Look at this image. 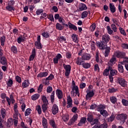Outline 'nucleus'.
Returning a JSON list of instances; mask_svg holds the SVG:
<instances>
[{
  "mask_svg": "<svg viewBox=\"0 0 128 128\" xmlns=\"http://www.w3.org/2000/svg\"><path fill=\"white\" fill-rule=\"evenodd\" d=\"M116 118L118 120H120L121 122L124 124L126 120L128 118V115L126 114H117Z\"/></svg>",
  "mask_w": 128,
  "mask_h": 128,
  "instance_id": "obj_1",
  "label": "nucleus"
},
{
  "mask_svg": "<svg viewBox=\"0 0 128 128\" xmlns=\"http://www.w3.org/2000/svg\"><path fill=\"white\" fill-rule=\"evenodd\" d=\"M96 44V46H98L99 50H106V48H108V46L106 42L102 41L97 42Z\"/></svg>",
  "mask_w": 128,
  "mask_h": 128,
  "instance_id": "obj_2",
  "label": "nucleus"
},
{
  "mask_svg": "<svg viewBox=\"0 0 128 128\" xmlns=\"http://www.w3.org/2000/svg\"><path fill=\"white\" fill-rule=\"evenodd\" d=\"M63 66L66 70V72H65L66 76H70V70L72 68L70 65H68V64L66 65V64H64Z\"/></svg>",
  "mask_w": 128,
  "mask_h": 128,
  "instance_id": "obj_3",
  "label": "nucleus"
},
{
  "mask_svg": "<svg viewBox=\"0 0 128 128\" xmlns=\"http://www.w3.org/2000/svg\"><path fill=\"white\" fill-rule=\"evenodd\" d=\"M118 82L120 86H122L123 88L126 86L128 84V82L126 81V80L122 78H118Z\"/></svg>",
  "mask_w": 128,
  "mask_h": 128,
  "instance_id": "obj_4",
  "label": "nucleus"
},
{
  "mask_svg": "<svg viewBox=\"0 0 128 128\" xmlns=\"http://www.w3.org/2000/svg\"><path fill=\"white\" fill-rule=\"evenodd\" d=\"M86 100H90L94 96V90L90 91V90L88 89L86 90Z\"/></svg>",
  "mask_w": 128,
  "mask_h": 128,
  "instance_id": "obj_5",
  "label": "nucleus"
},
{
  "mask_svg": "<svg viewBox=\"0 0 128 128\" xmlns=\"http://www.w3.org/2000/svg\"><path fill=\"white\" fill-rule=\"evenodd\" d=\"M72 88L71 94L74 96V90L75 92H78V87L76 86V82H74V80L72 81Z\"/></svg>",
  "mask_w": 128,
  "mask_h": 128,
  "instance_id": "obj_6",
  "label": "nucleus"
},
{
  "mask_svg": "<svg viewBox=\"0 0 128 128\" xmlns=\"http://www.w3.org/2000/svg\"><path fill=\"white\" fill-rule=\"evenodd\" d=\"M66 100L68 104L66 106L67 108H72V97H70V96H67Z\"/></svg>",
  "mask_w": 128,
  "mask_h": 128,
  "instance_id": "obj_7",
  "label": "nucleus"
},
{
  "mask_svg": "<svg viewBox=\"0 0 128 128\" xmlns=\"http://www.w3.org/2000/svg\"><path fill=\"white\" fill-rule=\"evenodd\" d=\"M60 58H62V56L60 54H58L53 59L54 64H58V60H60Z\"/></svg>",
  "mask_w": 128,
  "mask_h": 128,
  "instance_id": "obj_8",
  "label": "nucleus"
},
{
  "mask_svg": "<svg viewBox=\"0 0 128 128\" xmlns=\"http://www.w3.org/2000/svg\"><path fill=\"white\" fill-rule=\"evenodd\" d=\"M78 114H75L74 115L73 117L70 119L68 122L69 126H72L73 124H74L76 120H78Z\"/></svg>",
  "mask_w": 128,
  "mask_h": 128,
  "instance_id": "obj_9",
  "label": "nucleus"
},
{
  "mask_svg": "<svg viewBox=\"0 0 128 128\" xmlns=\"http://www.w3.org/2000/svg\"><path fill=\"white\" fill-rule=\"evenodd\" d=\"M6 110L4 108H2L0 110V114L1 116L2 120H4L6 118Z\"/></svg>",
  "mask_w": 128,
  "mask_h": 128,
  "instance_id": "obj_10",
  "label": "nucleus"
},
{
  "mask_svg": "<svg viewBox=\"0 0 128 128\" xmlns=\"http://www.w3.org/2000/svg\"><path fill=\"white\" fill-rule=\"evenodd\" d=\"M0 64L3 66H6L8 64V60H6V56H0Z\"/></svg>",
  "mask_w": 128,
  "mask_h": 128,
  "instance_id": "obj_11",
  "label": "nucleus"
},
{
  "mask_svg": "<svg viewBox=\"0 0 128 128\" xmlns=\"http://www.w3.org/2000/svg\"><path fill=\"white\" fill-rule=\"evenodd\" d=\"M86 122V117H82L80 120L78 124V126H82Z\"/></svg>",
  "mask_w": 128,
  "mask_h": 128,
  "instance_id": "obj_12",
  "label": "nucleus"
},
{
  "mask_svg": "<svg viewBox=\"0 0 128 128\" xmlns=\"http://www.w3.org/2000/svg\"><path fill=\"white\" fill-rule=\"evenodd\" d=\"M110 38L108 34H104L102 36V42H104L108 44V42H110Z\"/></svg>",
  "mask_w": 128,
  "mask_h": 128,
  "instance_id": "obj_13",
  "label": "nucleus"
},
{
  "mask_svg": "<svg viewBox=\"0 0 128 128\" xmlns=\"http://www.w3.org/2000/svg\"><path fill=\"white\" fill-rule=\"evenodd\" d=\"M82 58L84 60H90L92 58V55L90 54L85 53L82 54Z\"/></svg>",
  "mask_w": 128,
  "mask_h": 128,
  "instance_id": "obj_14",
  "label": "nucleus"
},
{
  "mask_svg": "<svg viewBox=\"0 0 128 128\" xmlns=\"http://www.w3.org/2000/svg\"><path fill=\"white\" fill-rule=\"evenodd\" d=\"M52 110L53 114H58V105L56 104H54Z\"/></svg>",
  "mask_w": 128,
  "mask_h": 128,
  "instance_id": "obj_15",
  "label": "nucleus"
},
{
  "mask_svg": "<svg viewBox=\"0 0 128 128\" xmlns=\"http://www.w3.org/2000/svg\"><path fill=\"white\" fill-rule=\"evenodd\" d=\"M79 12H82V10H88V7L84 4L80 3L78 6Z\"/></svg>",
  "mask_w": 128,
  "mask_h": 128,
  "instance_id": "obj_16",
  "label": "nucleus"
},
{
  "mask_svg": "<svg viewBox=\"0 0 128 128\" xmlns=\"http://www.w3.org/2000/svg\"><path fill=\"white\" fill-rule=\"evenodd\" d=\"M116 62V56H113L108 62V66H112Z\"/></svg>",
  "mask_w": 128,
  "mask_h": 128,
  "instance_id": "obj_17",
  "label": "nucleus"
},
{
  "mask_svg": "<svg viewBox=\"0 0 128 128\" xmlns=\"http://www.w3.org/2000/svg\"><path fill=\"white\" fill-rule=\"evenodd\" d=\"M84 62V60L83 59L82 57L80 58L78 57L76 60V64L78 66H82V64Z\"/></svg>",
  "mask_w": 128,
  "mask_h": 128,
  "instance_id": "obj_18",
  "label": "nucleus"
},
{
  "mask_svg": "<svg viewBox=\"0 0 128 128\" xmlns=\"http://www.w3.org/2000/svg\"><path fill=\"white\" fill-rule=\"evenodd\" d=\"M56 94L59 100H62V98L64 95L62 94V92L60 90H56Z\"/></svg>",
  "mask_w": 128,
  "mask_h": 128,
  "instance_id": "obj_19",
  "label": "nucleus"
},
{
  "mask_svg": "<svg viewBox=\"0 0 128 128\" xmlns=\"http://www.w3.org/2000/svg\"><path fill=\"white\" fill-rule=\"evenodd\" d=\"M71 38L74 42H76V44L78 43V36L76 34H72Z\"/></svg>",
  "mask_w": 128,
  "mask_h": 128,
  "instance_id": "obj_20",
  "label": "nucleus"
},
{
  "mask_svg": "<svg viewBox=\"0 0 128 128\" xmlns=\"http://www.w3.org/2000/svg\"><path fill=\"white\" fill-rule=\"evenodd\" d=\"M35 56H36V48H34L32 50V54L30 56V58H29L30 62H32V60H34Z\"/></svg>",
  "mask_w": 128,
  "mask_h": 128,
  "instance_id": "obj_21",
  "label": "nucleus"
},
{
  "mask_svg": "<svg viewBox=\"0 0 128 128\" xmlns=\"http://www.w3.org/2000/svg\"><path fill=\"white\" fill-rule=\"evenodd\" d=\"M109 70H110V76H116V74H118V70H113L112 67L109 66Z\"/></svg>",
  "mask_w": 128,
  "mask_h": 128,
  "instance_id": "obj_22",
  "label": "nucleus"
},
{
  "mask_svg": "<svg viewBox=\"0 0 128 128\" xmlns=\"http://www.w3.org/2000/svg\"><path fill=\"white\" fill-rule=\"evenodd\" d=\"M68 24L69 28H70V30H73L76 32L78 30V27H76V26L74 24L70 22H68Z\"/></svg>",
  "mask_w": 128,
  "mask_h": 128,
  "instance_id": "obj_23",
  "label": "nucleus"
},
{
  "mask_svg": "<svg viewBox=\"0 0 128 128\" xmlns=\"http://www.w3.org/2000/svg\"><path fill=\"white\" fill-rule=\"evenodd\" d=\"M106 108V105L100 104L98 106L97 110L98 112H101L102 110H104V109Z\"/></svg>",
  "mask_w": 128,
  "mask_h": 128,
  "instance_id": "obj_24",
  "label": "nucleus"
},
{
  "mask_svg": "<svg viewBox=\"0 0 128 128\" xmlns=\"http://www.w3.org/2000/svg\"><path fill=\"white\" fill-rule=\"evenodd\" d=\"M48 73L46 72H41L38 74L37 78H44V77L48 76Z\"/></svg>",
  "mask_w": 128,
  "mask_h": 128,
  "instance_id": "obj_25",
  "label": "nucleus"
},
{
  "mask_svg": "<svg viewBox=\"0 0 128 128\" xmlns=\"http://www.w3.org/2000/svg\"><path fill=\"white\" fill-rule=\"evenodd\" d=\"M110 8L112 14H114L116 12V6L112 4V3L110 4Z\"/></svg>",
  "mask_w": 128,
  "mask_h": 128,
  "instance_id": "obj_26",
  "label": "nucleus"
},
{
  "mask_svg": "<svg viewBox=\"0 0 128 128\" xmlns=\"http://www.w3.org/2000/svg\"><path fill=\"white\" fill-rule=\"evenodd\" d=\"M42 124L44 128H48V120L44 117L42 118Z\"/></svg>",
  "mask_w": 128,
  "mask_h": 128,
  "instance_id": "obj_27",
  "label": "nucleus"
},
{
  "mask_svg": "<svg viewBox=\"0 0 128 128\" xmlns=\"http://www.w3.org/2000/svg\"><path fill=\"white\" fill-rule=\"evenodd\" d=\"M34 46L36 48H38V50H42V46L40 42H35Z\"/></svg>",
  "mask_w": 128,
  "mask_h": 128,
  "instance_id": "obj_28",
  "label": "nucleus"
},
{
  "mask_svg": "<svg viewBox=\"0 0 128 128\" xmlns=\"http://www.w3.org/2000/svg\"><path fill=\"white\" fill-rule=\"evenodd\" d=\"M26 38L21 35L18 38V44H22V42H24Z\"/></svg>",
  "mask_w": 128,
  "mask_h": 128,
  "instance_id": "obj_29",
  "label": "nucleus"
},
{
  "mask_svg": "<svg viewBox=\"0 0 128 128\" xmlns=\"http://www.w3.org/2000/svg\"><path fill=\"white\" fill-rule=\"evenodd\" d=\"M49 124L52 128H56V122L54 119L50 120Z\"/></svg>",
  "mask_w": 128,
  "mask_h": 128,
  "instance_id": "obj_30",
  "label": "nucleus"
},
{
  "mask_svg": "<svg viewBox=\"0 0 128 128\" xmlns=\"http://www.w3.org/2000/svg\"><path fill=\"white\" fill-rule=\"evenodd\" d=\"M0 42L2 46H4V42H6V36H2L0 38Z\"/></svg>",
  "mask_w": 128,
  "mask_h": 128,
  "instance_id": "obj_31",
  "label": "nucleus"
},
{
  "mask_svg": "<svg viewBox=\"0 0 128 128\" xmlns=\"http://www.w3.org/2000/svg\"><path fill=\"white\" fill-rule=\"evenodd\" d=\"M28 86H30L28 80H25L22 84V86H23V88H28Z\"/></svg>",
  "mask_w": 128,
  "mask_h": 128,
  "instance_id": "obj_32",
  "label": "nucleus"
},
{
  "mask_svg": "<svg viewBox=\"0 0 128 128\" xmlns=\"http://www.w3.org/2000/svg\"><path fill=\"white\" fill-rule=\"evenodd\" d=\"M90 123V124L91 126H94V124H98V119L97 118H94L93 120H92Z\"/></svg>",
  "mask_w": 128,
  "mask_h": 128,
  "instance_id": "obj_33",
  "label": "nucleus"
},
{
  "mask_svg": "<svg viewBox=\"0 0 128 128\" xmlns=\"http://www.w3.org/2000/svg\"><path fill=\"white\" fill-rule=\"evenodd\" d=\"M94 118V115L90 113H88L87 115V120L88 122H90Z\"/></svg>",
  "mask_w": 128,
  "mask_h": 128,
  "instance_id": "obj_34",
  "label": "nucleus"
},
{
  "mask_svg": "<svg viewBox=\"0 0 128 128\" xmlns=\"http://www.w3.org/2000/svg\"><path fill=\"white\" fill-rule=\"evenodd\" d=\"M56 30H62V29L64 28V27L60 24L57 23L56 24Z\"/></svg>",
  "mask_w": 128,
  "mask_h": 128,
  "instance_id": "obj_35",
  "label": "nucleus"
},
{
  "mask_svg": "<svg viewBox=\"0 0 128 128\" xmlns=\"http://www.w3.org/2000/svg\"><path fill=\"white\" fill-rule=\"evenodd\" d=\"M110 100L111 102H112V104H116L118 100L116 99V96H111L110 97Z\"/></svg>",
  "mask_w": 128,
  "mask_h": 128,
  "instance_id": "obj_36",
  "label": "nucleus"
},
{
  "mask_svg": "<svg viewBox=\"0 0 128 128\" xmlns=\"http://www.w3.org/2000/svg\"><path fill=\"white\" fill-rule=\"evenodd\" d=\"M110 66H108V68H106L105 70H104L103 72V76H108V74L110 72Z\"/></svg>",
  "mask_w": 128,
  "mask_h": 128,
  "instance_id": "obj_37",
  "label": "nucleus"
},
{
  "mask_svg": "<svg viewBox=\"0 0 128 128\" xmlns=\"http://www.w3.org/2000/svg\"><path fill=\"white\" fill-rule=\"evenodd\" d=\"M118 90V88H109L108 92L110 94H113L114 92H116Z\"/></svg>",
  "mask_w": 128,
  "mask_h": 128,
  "instance_id": "obj_38",
  "label": "nucleus"
},
{
  "mask_svg": "<svg viewBox=\"0 0 128 128\" xmlns=\"http://www.w3.org/2000/svg\"><path fill=\"white\" fill-rule=\"evenodd\" d=\"M42 102H44V104H48V101L46 98V96H42Z\"/></svg>",
  "mask_w": 128,
  "mask_h": 128,
  "instance_id": "obj_39",
  "label": "nucleus"
},
{
  "mask_svg": "<svg viewBox=\"0 0 128 128\" xmlns=\"http://www.w3.org/2000/svg\"><path fill=\"white\" fill-rule=\"evenodd\" d=\"M48 104H43L42 105V108L43 112H46L48 110Z\"/></svg>",
  "mask_w": 128,
  "mask_h": 128,
  "instance_id": "obj_40",
  "label": "nucleus"
},
{
  "mask_svg": "<svg viewBox=\"0 0 128 128\" xmlns=\"http://www.w3.org/2000/svg\"><path fill=\"white\" fill-rule=\"evenodd\" d=\"M105 52H104V56L107 57L108 56V54H110V48H105Z\"/></svg>",
  "mask_w": 128,
  "mask_h": 128,
  "instance_id": "obj_41",
  "label": "nucleus"
},
{
  "mask_svg": "<svg viewBox=\"0 0 128 128\" xmlns=\"http://www.w3.org/2000/svg\"><path fill=\"white\" fill-rule=\"evenodd\" d=\"M84 68H90V64L88 62H84L82 64Z\"/></svg>",
  "mask_w": 128,
  "mask_h": 128,
  "instance_id": "obj_42",
  "label": "nucleus"
},
{
  "mask_svg": "<svg viewBox=\"0 0 128 128\" xmlns=\"http://www.w3.org/2000/svg\"><path fill=\"white\" fill-rule=\"evenodd\" d=\"M40 98V95L38 94H34L32 96V100H36Z\"/></svg>",
  "mask_w": 128,
  "mask_h": 128,
  "instance_id": "obj_43",
  "label": "nucleus"
},
{
  "mask_svg": "<svg viewBox=\"0 0 128 128\" xmlns=\"http://www.w3.org/2000/svg\"><path fill=\"white\" fill-rule=\"evenodd\" d=\"M6 10H8L9 12H12V10H14V6H10V5H8L6 7Z\"/></svg>",
  "mask_w": 128,
  "mask_h": 128,
  "instance_id": "obj_44",
  "label": "nucleus"
},
{
  "mask_svg": "<svg viewBox=\"0 0 128 128\" xmlns=\"http://www.w3.org/2000/svg\"><path fill=\"white\" fill-rule=\"evenodd\" d=\"M36 110H37L38 114H42V108H40V106L38 105L36 106Z\"/></svg>",
  "mask_w": 128,
  "mask_h": 128,
  "instance_id": "obj_45",
  "label": "nucleus"
},
{
  "mask_svg": "<svg viewBox=\"0 0 128 128\" xmlns=\"http://www.w3.org/2000/svg\"><path fill=\"white\" fill-rule=\"evenodd\" d=\"M50 100L52 104H53L54 102V91H53L52 92V94L50 96Z\"/></svg>",
  "mask_w": 128,
  "mask_h": 128,
  "instance_id": "obj_46",
  "label": "nucleus"
},
{
  "mask_svg": "<svg viewBox=\"0 0 128 128\" xmlns=\"http://www.w3.org/2000/svg\"><path fill=\"white\" fill-rule=\"evenodd\" d=\"M111 28L112 30L114 32H116L118 31V28L114 24H112L111 25Z\"/></svg>",
  "mask_w": 128,
  "mask_h": 128,
  "instance_id": "obj_47",
  "label": "nucleus"
},
{
  "mask_svg": "<svg viewBox=\"0 0 128 128\" xmlns=\"http://www.w3.org/2000/svg\"><path fill=\"white\" fill-rule=\"evenodd\" d=\"M118 66L120 72H124V66H122L120 64H118Z\"/></svg>",
  "mask_w": 128,
  "mask_h": 128,
  "instance_id": "obj_48",
  "label": "nucleus"
},
{
  "mask_svg": "<svg viewBox=\"0 0 128 128\" xmlns=\"http://www.w3.org/2000/svg\"><path fill=\"white\" fill-rule=\"evenodd\" d=\"M100 114L103 116H108V112H106V110H103L100 112Z\"/></svg>",
  "mask_w": 128,
  "mask_h": 128,
  "instance_id": "obj_49",
  "label": "nucleus"
},
{
  "mask_svg": "<svg viewBox=\"0 0 128 128\" xmlns=\"http://www.w3.org/2000/svg\"><path fill=\"white\" fill-rule=\"evenodd\" d=\"M122 102L123 106H128V100L126 99H122Z\"/></svg>",
  "mask_w": 128,
  "mask_h": 128,
  "instance_id": "obj_50",
  "label": "nucleus"
},
{
  "mask_svg": "<svg viewBox=\"0 0 128 128\" xmlns=\"http://www.w3.org/2000/svg\"><path fill=\"white\" fill-rule=\"evenodd\" d=\"M88 12L84 11L82 12V18H85L88 16Z\"/></svg>",
  "mask_w": 128,
  "mask_h": 128,
  "instance_id": "obj_51",
  "label": "nucleus"
},
{
  "mask_svg": "<svg viewBox=\"0 0 128 128\" xmlns=\"http://www.w3.org/2000/svg\"><path fill=\"white\" fill-rule=\"evenodd\" d=\"M11 50L14 54H18V48L15 46L11 47Z\"/></svg>",
  "mask_w": 128,
  "mask_h": 128,
  "instance_id": "obj_52",
  "label": "nucleus"
},
{
  "mask_svg": "<svg viewBox=\"0 0 128 128\" xmlns=\"http://www.w3.org/2000/svg\"><path fill=\"white\" fill-rule=\"evenodd\" d=\"M108 32L109 34H112V32H114V31L112 30V28H110V26H106Z\"/></svg>",
  "mask_w": 128,
  "mask_h": 128,
  "instance_id": "obj_53",
  "label": "nucleus"
},
{
  "mask_svg": "<svg viewBox=\"0 0 128 128\" xmlns=\"http://www.w3.org/2000/svg\"><path fill=\"white\" fill-rule=\"evenodd\" d=\"M115 116L114 114L111 115V116L108 118V122H112L114 120Z\"/></svg>",
  "mask_w": 128,
  "mask_h": 128,
  "instance_id": "obj_54",
  "label": "nucleus"
},
{
  "mask_svg": "<svg viewBox=\"0 0 128 128\" xmlns=\"http://www.w3.org/2000/svg\"><path fill=\"white\" fill-rule=\"evenodd\" d=\"M30 112H32V110L30 108H28L26 110L24 114L26 116H30Z\"/></svg>",
  "mask_w": 128,
  "mask_h": 128,
  "instance_id": "obj_55",
  "label": "nucleus"
},
{
  "mask_svg": "<svg viewBox=\"0 0 128 128\" xmlns=\"http://www.w3.org/2000/svg\"><path fill=\"white\" fill-rule=\"evenodd\" d=\"M43 12H44V10L38 9L36 11V14H37V16H40V14H42Z\"/></svg>",
  "mask_w": 128,
  "mask_h": 128,
  "instance_id": "obj_56",
  "label": "nucleus"
},
{
  "mask_svg": "<svg viewBox=\"0 0 128 128\" xmlns=\"http://www.w3.org/2000/svg\"><path fill=\"white\" fill-rule=\"evenodd\" d=\"M14 112L15 114H14V118H18V114H20L18 113V110H14Z\"/></svg>",
  "mask_w": 128,
  "mask_h": 128,
  "instance_id": "obj_57",
  "label": "nucleus"
},
{
  "mask_svg": "<svg viewBox=\"0 0 128 128\" xmlns=\"http://www.w3.org/2000/svg\"><path fill=\"white\" fill-rule=\"evenodd\" d=\"M44 88V85L42 84H40L38 88V92H42V88Z\"/></svg>",
  "mask_w": 128,
  "mask_h": 128,
  "instance_id": "obj_58",
  "label": "nucleus"
},
{
  "mask_svg": "<svg viewBox=\"0 0 128 128\" xmlns=\"http://www.w3.org/2000/svg\"><path fill=\"white\" fill-rule=\"evenodd\" d=\"M70 119V117L68 115H64L62 117V120L64 122H68Z\"/></svg>",
  "mask_w": 128,
  "mask_h": 128,
  "instance_id": "obj_59",
  "label": "nucleus"
},
{
  "mask_svg": "<svg viewBox=\"0 0 128 128\" xmlns=\"http://www.w3.org/2000/svg\"><path fill=\"white\" fill-rule=\"evenodd\" d=\"M42 36L44 38H50V34H48V32H44L42 34Z\"/></svg>",
  "mask_w": 128,
  "mask_h": 128,
  "instance_id": "obj_60",
  "label": "nucleus"
},
{
  "mask_svg": "<svg viewBox=\"0 0 128 128\" xmlns=\"http://www.w3.org/2000/svg\"><path fill=\"white\" fill-rule=\"evenodd\" d=\"M16 81L18 82V84H20L22 82V78L20 76H16Z\"/></svg>",
  "mask_w": 128,
  "mask_h": 128,
  "instance_id": "obj_61",
  "label": "nucleus"
},
{
  "mask_svg": "<svg viewBox=\"0 0 128 128\" xmlns=\"http://www.w3.org/2000/svg\"><path fill=\"white\" fill-rule=\"evenodd\" d=\"M12 84H14V82L10 78L7 82V86H12Z\"/></svg>",
  "mask_w": 128,
  "mask_h": 128,
  "instance_id": "obj_62",
  "label": "nucleus"
},
{
  "mask_svg": "<svg viewBox=\"0 0 128 128\" xmlns=\"http://www.w3.org/2000/svg\"><path fill=\"white\" fill-rule=\"evenodd\" d=\"M122 48L124 50H128V44H122L121 45Z\"/></svg>",
  "mask_w": 128,
  "mask_h": 128,
  "instance_id": "obj_63",
  "label": "nucleus"
},
{
  "mask_svg": "<svg viewBox=\"0 0 128 128\" xmlns=\"http://www.w3.org/2000/svg\"><path fill=\"white\" fill-rule=\"evenodd\" d=\"M100 128H108V124L104 122L100 126Z\"/></svg>",
  "mask_w": 128,
  "mask_h": 128,
  "instance_id": "obj_64",
  "label": "nucleus"
}]
</instances>
